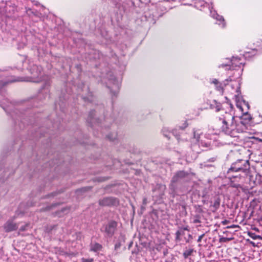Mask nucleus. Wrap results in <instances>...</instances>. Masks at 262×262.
Here are the masks:
<instances>
[{
    "mask_svg": "<svg viewBox=\"0 0 262 262\" xmlns=\"http://www.w3.org/2000/svg\"><path fill=\"white\" fill-rule=\"evenodd\" d=\"M220 120L222 121L221 131L232 137H237L239 133L247 130V126L243 121L236 122L234 116L229 113L226 112Z\"/></svg>",
    "mask_w": 262,
    "mask_h": 262,
    "instance_id": "f257e3e1",
    "label": "nucleus"
},
{
    "mask_svg": "<svg viewBox=\"0 0 262 262\" xmlns=\"http://www.w3.org/2000/svg\"><path fill=\"white\" fill-rule=\"evenodd\" d=\"M249 169L250 165L248 160H239L231 165L227 172L228 173L238 171L246 172Z\"/></svg>",
    "mask_w": 262,
    "mask_h": 262,
    "instance_id": "f03ea898",
    "label": "nucleus"
},
{
    "mask_svg": "<svg viewBox=\"0 0 262 262\" xmlns=\"http://www.w3.org/2000/svg\"><path fill=\"white\" fill-rule=\"evenodd\" d=\"M117 227V223L115 221H111L105 227V232L108 236H112Z\"/></svg>",
    "mask_w": 262,
    "mask_h": 262,
    "instance_id": "7ed1b4c3",
    "label": "nucleus"
},
{
    "mask_svg": "<svg viewBox=\"0 0 262 262\" xmlns=\"http://www.w3.org/2000/svg\"><path fill=\"white\" fill-rule=\"evenodd\" d=\"M4 228L6 232H9L15 230L17 228V226L13 222L8 221L4 225Z\"/></svg>",
    "mask_w": 262,
    "mask_h": 262,
    "instance_id": "20e7f679",
    "label": "nucleus"
},
{
    "mask_svg": "<svg viewBox=\"0 0 262 262\" xmlns=\"http://www.w3.org/2000/svg\"><path fill=\"white\" fill-rule=\"evenodd\" d=\"M187 176V173L184 171H180L177 172L173 177L171 180L172 183H176L178 182L180 179L185 178Z\"/></svg>",
    "mask_w": 262,
    "mask_h": 262,
    "instance_id": "39448f33",
    "label": "nucleus"
},
{
    "mask_svg": "<svg viewBox=\"0 0 262 262\" xmlns=\"http://www.w3.org/2000/svg\"><path fill=\"white\" fill-rule=\"evenodd\" d=\"M101 206H110L114 203V200L112 198H104L99 202Z\"/></svg>",
    "mask_w": 262,
    "mask_h": 262,
    "instance_id": "423d86ee",
    "label": "nucleus"
},
{
    "mask_svg": "<svg viewBox=\"0 0 262 262\" xmlns=\"http://www.w3.org/2000/svg\"><path fill=\"white\" fill-rule=\"evenodd\" d=\"M220 202L221 200L219 196L215 197L213 204L210 205L212 211L215 212L217 210L220 206Z\"/></svg>",
    "mask_w": 262,
    "mask_h": 262,
    "instance_id": "0eeeda50",
    "label": "nucleus"
},
{
    "mask_svg": "<svg viewBox=\"0 0 262 262\" xmlns=\"http://www.w3.org/2000/svg\"><path fill=\"white\" fill-rule=\"evenodd\" d=\"M102 248V246L100 244L97 243H91L90 246V250L91 251H93L94 252L98 251L100 250Z\"/></svg>",
    "mask_w": 262,
    "mask_h": 262,
    "instance_id": "6e6552de",
    "label": "nucleus"
},
{
    "mask_svg": "<svg viewBox=\"0 0 262 262\" xmlns=\"http://www.w3.org/2000/svg\"><path fill=\"white\" fill-rule=\"evenodd\" d=\"M202 132L200 129H194L193 130V138L196 140V141H199L200 135H202Z\"/></svg>",
    "mask_w": 262,
    "mask_h": 262,
    "instance_id": "1a4fd4ad",
    "label": "nucleus"
},
{
    "mask_svg": "<svg viewBox=\"0 0 262 262\" xmlns=\"http://www.w3.org/2000/svg\"><path fill=\"white\" fill-rule=\"evenodd\" d=\"M193 252V249H186L183 253V256L185 258H187L188 256L191 255Z\"/></svg>",
    "mask_w": 262,
    "mask_h": 262,
    "instance_id": "9d476101",
    "label": "nucleus"
},
{
    "mask_svg": "<svg viewBox=\"0 0 262 262\" xmlns=\"http://www.w3.org/2000/svg\"><path fill=\"white\" fill-rule=\"evenodd\" d=\"M193 223L194 224L201 223L200 217L199 215L195 216L193 221Z\"/></svg>",
    "mask_w": 262,
    "mask_h": 262,
    "instance_id": "9b49d317",
    "label": "nucleus"
},
{
    "mask_svg": "<svg viewBox=\"0 0 262 262\" xmlns=\"http://www.w3.org/2000/svg\"><path fill=\"white\" fill-rule=\"evenodd\" d=\"M93 258H81V262H93Z\"/></svg>",
    "mask_w": 262,
    "mask_h": 262,
    "instance_id": "f8f14e48",
    "label": "nucleus"
},
{
    "mask_svg": "<svg viewBox=\"0 0 262 262\" xmlns=\"http://www.w3.org/2000/svg\"><path fill=\"white\" fill-rule=\"evenodd\" d=\"M249 234L250 236V237H251L253 239H254L260 238V236L256 235L253 233H249Z\"/></svg>",
    "mask_w": 262,
    "mask_h": 262,
    "instance_id": "ddd939ff",
    "label": "nucleus"
},
{
    "mask_svg": "<svg viewBox=\"0 0 262 262\" xmlns=\"http://www.w3.org/2000/svg\"><path fill=\"white\" fill-rule=\"evenodd\" d=\"M181 233L180 231H177L176 233V238L177 239H178L180 237V236L181 235Z\"/></svg>",
    "mask_w": 262,
    "mask_h": 262,
    "instance_id": "4468645a",
    "label": "nucleus"
},
{
    "mask_svg": "<svg viewBox=\"0 0 262 262\" xmlns=\"http://www.w3.org/2000/svg\"><path fill=\"white\" fill-rule=\"evenodd\" d=\"M204 234H203L202 235H201L200 236H199V238L197 240L198 242H201L203 237H204Z\"/></svg>",
    "mask_w": 262,
    "mask_h": 262,
    "instance_id": "2eb2a0df",
    "label": "nucleus"
},
{
    "mask_svg": "<svg viewBox=\"0 0 262 262\" xmlns=\"http://www.w3.org/2000/svg\"><path fill=\"white\" fill-rule=\"evenodd\" d=\"M216 89L219 91H222L223 90V88L221 86V84H219L216 85Z\"/></svg>",
    "mask_w": 262,
    "mask_h": 262,
    "instance_id": "dca6fc26",
    "label": "nucleus"
},
{
    "mask_svg": "<svg viewBox=\"0 0 262 262\" xmlns=\"http://www.w3.org/2000/svg\"><path fill=\"white\" fill-rule=\"evenodd\" d=\"M28 226V225H26L25 226H22L20 227V230L21 231H24L26 230V228Z\"/></svg>",
    "mask_w": 262,
    "mask_h": 262,
    "instance_id": "f3484780",
    "label": "nucleus"
},
{
    "mask_svg": "<svg viewBox=\"0 0 262 262\" xmlns=\"http://www.w3.org/2000/svg\"><path fill=\"white\" fill-rule=\"evenodd\" d=\"M216 160V158L215 157H212L211 158H210L209 159H208V161L209 162H214Z\"/></svg>",
    "mask_w": 262,
    "mask_h": 262,
    "instance_id": "a211bd4d",
    "label": "nucleus"
},
{
    "mask_svg": "<svg viewBox=\"0 0 262 262\" xmlns=\"http://www.w3.org/2000/svg\"><path fill=\"white\" fill-rule=\"evenodd\" d=\"M212 83L215 84L216 85L219 84V82L217 79H214L212 81Z\"/></svg>",
    "mask_w": 262,
    "mask_h": 262,
    "instance_id": "6ab92c4d",
    "label": "nucleus"
},
{
    "mask_svg": "<svg viewBox=\"0 0 262 262\" xmlns=\"http://www.w3.org/2000/svg\"><path fill=\"white\" fill-rule=\"evenodd\" d=\"M143 204L144 205H146L147 204V199L146 198H144L143 200Z\"/></svg>",
    "mask_w": 262,
    "mask_h": 262,
    "instance_id": "aec40b11",
    "label": "nucleus"
},
{
    "mask_svg": "<svg viewBox=\"0 0 262 262\" xmlns=\"http://www.w3.org/2000/svg\"><path fill=\"white\" fill-rule=\"evenodd\" d=\"M183 230H189V229H188V226H186V227H184V228H183Z\"/></svg>",
    "mask_w": 262,
    "mask_h": 262,
    "instance_id": "412c9836",
    "label": "nucleus"
},
{
    "mask_svg": "<svg viewBox=\"0 0 262 262\" xmlns=\"http://www.w3.org/2000/svg\"><path fill=\"white\" fill-rule=\"evenodd\" d=\"M188 125V124L186 123V122H185V126L182 128L183 129L185 128V127H186Z\"/></svg>",
    "mask_w": 262,
    "mask_h": 262,
    "instance_id": "4be33fe9",
    "label": "nucleus"
},
{
    "mask_svg": "<svg viewBox=\"0 0 262 262\" xmlns=\"http://www.w3.org/2000/svg\"><path fill=\"white\" fill-rule=\"evenodd\" d=\"M220 110V108L218 106H217V107H216V111L217 112H218V111H219Z\"/></svg>",
    "mask_w": 262,
    "mask_h": 262,
    "instance_id": "5701e85b",
    "label": "nucleus"
},
{
    "mask_svg": "<svg viewBox=\"0 0 262 262\" xmlns=\"http://www.w3.org/2000/svg\"><path fill=\"white\" fill-rule=\"evenodd\" d=\"M225 66H226L224 65V64H222L221 66H220V67H224Z\"/></svg>",
    "mask_w": 262,
    "mask_h": 262,
    "instance_id": "b1692460",
    "label": "nucleus"
},
{
    "mask_svg": "<svg viewBox=\"0 0 262 262\" xmlns=\"http://www.w3.org/2000/svg\"><path fill=\"white\" fill-rule=\"evenodd\" d=\"M54 227H55V226H54L53 227H52V228L51 229V230H52L53 229H54Z\"/></svg>",
    "mask_w": 262,
    "mask_h": 262,
    "instance_id": "393cba45",
    "label": "nucleus"
},
{
    "mask_svg": "<svg viewBox=\"0 0 262 262\" xmlns=\"http://www.w3.org/2000/svg\"><path fill=\"white\" fill-rule=\"evenodd\" d=\"M251 243L252 244V245H254V243L253 242H251Z\"/></svg>",
    "mask_w": 262,
    "mask_h": 262,
    "instance_id": "a878e982",
    "label": "nucleus"
},
{
    "mask_svg": "<svg viewBox=\"0 0 262 262\" xmlns=\"http://www.w3.org/2000/svg\"><path fill=\"white\" fill-rule=\"evenodd\" d=\"M233 177H236V176H232Z\"/></svg>",
    "mask_w": 262,
    "mask_h": 262,
    "instance_id": "bb28decb",
    "label": "nucleus"
}]
</instances>
